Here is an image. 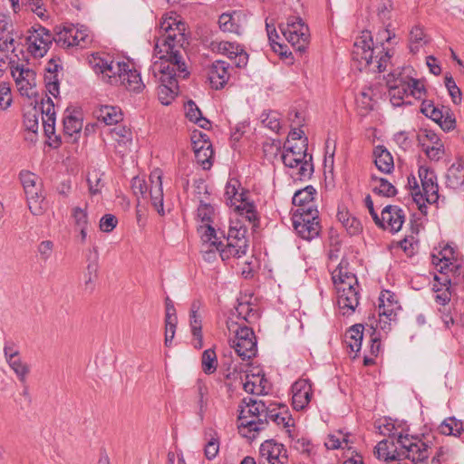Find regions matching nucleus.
Listing matches in <instances>:
<instances>
[{"label":"nucleus","mask_w":464,"mask_h":464,"mask_svg":"<svg viewBox=\"0 0 464 464\" xmlns=\"http://www.w3.org/2000/svg\"><path fill=\"white\" fill-rule=\"evenodd\" d=\"M185 31V23L175 13L162 16L154 48L158 60L152 63L151 71L160 83L158 95L163 105L170 104L176 97L178 77L185 78L188 74L182 55L184 45L188 44Z\"/></svg>","instance_id":"nucleus-1"},{"label":"nucleus","mask_w":464,"mask_h":464,"mask_svg":"<svg viewBox=\"0 0 464 464\" xmlns=\"http://www.w3.org/2000/svg\"><path fill=\"white\" fill-rule=\"evenodd\" d=\"M374 454L379 459L396 461L408 459L414 463L425 461L430 454L428 441L417 436L389 434L375 447Z\"/></svg>","instance_id":"nucleus-2"},{"label":"nucleus","mask_w":464,"mask_h":464,"mask_svg":"<svg viewBox=\"0 0 464 464\" xmlns=\"http://www.w3.org/2000/svg\"><path fill=\"white\" fill-rule=\"evenodd\" d=\"M392 36L391 32L384 29L378 34L377 43L374 44L371 33L369 31L362 32L353 44L352 53L353 60L372 72L386 71L392 53H391V50L384 48L383 41L389 42Z\"/></svg>","instance_id":"nucleus-3"},{"label":"nucleus","mask_w":464,"mask_h":464,"mask_svg":"<svg viewBox=\"0 0 464 464\" xmlns=\"http://www.w3.org/2000/svg\"><path fill=\"white\" fill-rule=\"evenodd\" d=\"M348 262L342 260L332 272V279L337 291V304L343 315L352 314L359 304L358 281L349 271Z\"/></svg>","instance_id":"nucleus-4"},{"label":"nucleus","mask_w":464,"mask_h":464,"mask_svg":"<svg viewBox=\"0 0 464 464\" xmlns=\"http://www.w3.org/2000/svg\"><path fill=\"white\" fill-rule=\"evenodd\" d=\"M238 429L243 436L255 438V433L265 429L268 408L261 400L244 398L239 405Z\"/></svg>","instance_id":"nucleus-5"},{"label":"nucleus","mask_w":464,"mask_h":464,"mask_svg":"<svg viewBox=\"0 0 464 464\" xmlns=\"http://www.w3.org/2000/svg\"><path fill=\"white\" fill-rule=\"evenodd\" d=\"M229 332L235 334L232 339V347L237 355L243 360H250L256 355L257 346L256 338L254 331L246 326L229 320L227 322Z\"/></svg>","instance_id":"nucleus-6"},{"label":"nucleus","mask_w":464,"mask_h":464,"mask_svg":"<svg viewBox=\"0 0 464 464\" xmlns=\"http://www.w3.org/2000/svg\"><path fill=\"white\" fill-rule=\"evenodd\" d=\"M19 176L31 213L34 216L42 215L46 208V202L39 178L28 170L21 171Z\"/></svg>","instance_id":"nucleus-7"},{"label":"nucleus","mask_w":464,"mask_h":464,"mask_svg":"<svg viewBox=\"0 0 464 464\" xmlns=\"http://www.w3.org/2000/svg\"><path fill=\"white\" fill-rule=\"evenodd\" d=\"M293 226L302 238L311 240L316 237L321 230L318 210L296 208L293 214Z\"/></svg>","instance_id":"nucleus-8"},{"label":"nucleus","mask_w":464,"mask_h":464,"mask_svg":"<svg viewBox=\"0 0 464 464\" xmlns=\"http://www.w3.org/2000/svg\"><path fill=\"white\" fill-rule=\"evenodd\" d=\"M53 39L51 32L44 26H34L27 32L25 39L27 51L34 58H42L48 52Z\"/></svg>","instance_id":"nucleus-9"},{"label":"nucleus","mask_w":464,"mask_h":464,"mask_svg":"<svg viewBox=\"0 0 464 464\" xmlns=\"http://www.w3.org/2000/svg\"><path fill=\"white\" fill-rule=\"evenodd\" d=\"M281 32L296 52L302 53L305 50L309 38L308 27L300 17H289L286 24L281 26Z\"/></svg>","instance_id":"nucleus-10"},{"label":"nucleus","mask_w":464,"mask_h":464,"mask_svg":"<svg viewBox=\"0 0 464 464\" xmlns=\"http://www.w3.org/2000/svg\"><path fill=\"white\" fill-rule=\"evenodd\" d=\"M281 158L285 167L291 169L298 168L297 175L299 179H306L312 176L314 172L312 155L304 152L302 158H295L293 147L285 145Z\"/></svg>","instance_id":"nucleus-11"},{"label":"nucleus","mask_w":464,"mask_h":464,"mask_svg":"<svg viewBox=\"0 0 464 464\" xmlns=\"http://www.w3.org/2000/svg\"><path fill=\"white\" fill-rule=\"evenodd\" d=\"M287 460V450L283 444L274 440H267L261 444L258 464H286Z\"/></svg>","instance_id":"nucleus-12"},{"label":"nucleus","mask_w":464,"mask_h":464,"mask_svg":"<svg viewBox=\"0 0 464 464\" xmlns=\"http://www.w3.org/2000/svg\"><path fill=\"white\" fill-rule=\"evenodd\" d=\"M12 77L22 95L30 97L34 94L35 86V72L23 63L12 66Z\"/></svg>","instance_id":"nucleus-13"},{"label":"nucleus","mask_w":464,"mask_h":464,"mask_svg":"<svg viewBox=\"0 0 464 464\" xmlns=\"http://www.w3.org/2000/svg\"><path fill=\"white\" fill-rule=\"evenodd\" d=\"M386 83L389 87V96L392 105H401L404 97L409 95V82L401 72H392L387 75Z\"/></svg>","instance_id":"nucleus-14"},{"label":"nucleus","mask_w":464,"mask_h":464,"mask_svg":"<svg viewBox=\"0 0 464 464\" xmlns=\"http://www.w3.org/2000/svg\"><path fill=\"white\" fill-rule=\"evenodd\" d=\"M246 229L243 227H231L227 233V240L237 239V246H233L230 244V248L228 250H221V258L222 260H226L234 257H241L246 253L247 249V239L246 237Z\"/></svg>","instance_id":"nucleus-15"},{"label":"nucleus","mask_w":464,"mask_h":464,"mask_svg":"<svg viewBox=\"0 0 464 464\" xmlns=\"http://www.w3.org/2000/svg\"><path fill=\"white\" fill-rule=\"evenodd\" d=\"M213 50L218 53L227 55L237 67L242 68L247 64L248 54L239 44L222 41L219 43H213Z\"/></svg>","instance_id":"nucleus-16"},{"label":"nucleus","mask_w":464,"mask_h":464,"mask_svg":"<svg viewBox=\"0 0 464 464\" xmlns=\"http://www.w3.org/2000/svg\"><path fill=\"white\" fill-rule=\"evenodd\" d=\"M419 177L422 187L423 203L430 204L437 202L439 199V187L436 182L437 178L433 170L425 166H420L419 169Z\"/></svg>","instance_id":"nucleus-17"},{"label":"nucleus","mask_w":464,"mask_h":464,"mask_svg":"<svg viewBox=\"0 0 464 464\" xmlns=\"http://www.w3.org/2000/svg\"><path fill=\"white\" fill-rule=\"evenodd\" d=\"M207 138V134L202 132H198V134L194 133L192 136L193 150L196 160L205 169L211 167V159L213 156L211 143Z\"/></svg>","instance_id":"nucleus-18"},{"label":"nucleus","mask_w":464,"mask_h":464,"mask_svg":"<svg viewBox=\"0 0 464 464\" xmlns=\"http://www.w3.org/2000/svg\"><path fill=\"white\" fill-rule=\"evenodd\" d=\"M162 170L155 169L150 175V196L153 208L160 215L164 216L165 211L163 208V188H162Z\"/></svg>","instance_id":"nucleus-19"},{"label":"nucleus","mask_w":464,"mask_h":464,"mask_svg":"<svg viewBox=\"0 0 464 464\" xmlns=\"http://www.w3.org/2000/svg\"><path fill=\"white\" fill-rule=\"evenodd\" d=\"M404 213L402 209L396 206H386L381 215L380 221L382 224L378 226L383 229H388L391 232H398L404 222Z\"/></svg>","instance_id":"nucleus-20"},{"label":"nucleus","mask_w":464,"mask_h":464,"mask_svg":"<svg viewBox=\"0 0 464 464\" xmlns=\"http://www.w3.org/2000/svg\"><path fill=\"white\" fill-rule=\"evenodd\" d=\"M214 215V208L211 205L200 202L198 208V218L203 223L201 228H205V232L202 234L201 238L203 241L202 246H208V242L211 241L212 238H216V230L211 226L212 217Z\"/></svg>","instance_id":"nucleus-21"},{"label":"nucleus","mask_w":464,"mask_h":464,"mask_svg":"<svg viewBox=\"0 0 464 464\" xmlns=\"http://www.w3.org/2000/svg\"><path fill=\"white\" fill-rule=\"evenodd\" d=\"M292 401L295 410H303L310 401L312 387L307 380H299L292 386Z\"/></svg>","instance_id":"nucleus-22"},{"label":"nucleus","mask_w":464,"mask_h":464,"mask_svg":"<svg viewBox=\"0 0 464 464\" xmlns=\"http://www.w3.org/2000/svg\"><path fill=\"white\" fill-rule=\"evenodd\" d=\"M246 18L238 11L224 13L218 18L219 27L223 32L240 34L243 31Z\"/></svg>","instance_id":"nucleus-23"},{"label":"nucleus","mask_w":464,"mask_h":464,"mask_svg":"<svg viewBox=\"0 0 464 464\" xmlns=\"http://www.w3.org/2000/svg\"><path fill=\"white\" fill-rule=\"evenodd\" d=\"M228 64L224 61L213 63L208 72V78L212 88L222 89L229 79Z\"/></svg>","instance_id":"nucleus-24"},{"label":"nucleus","mask_w":464,"mask_h":464,"mask_svg":"<svg viewBox=\"0 0 464 464\" xmlns=\"http://www.w3.org/2000/svg\"><path fill=\"white\" fill-rule=\"evenodd\" d=\"M14 24L8 17L2 15L0 16V51L14 52Z\"/></svg>","instance_id":"nucleus-25"},{"label":"nucleus","mask_w":464,"mask_h":464,"mask_svg":"<svg viewBox=\"0 0 464 464\" xmlns=\"http://www.w3.org/2000/svg\"><path fill=\"white\" fill-rule=\"evenodd\" d=\"M119 86H122L133 92H140L145 87L141 81L140 72L137 70L132 69L127 63L123 69L121 81Z\"/></svg>","instance_id":"nucleus-26"},{"label":"nucleus","mask_w":464,"mask_h":464,"mask_svg":"<svg viewBox=\"0 0 464 464\" xmlns=\"http://www.w3.org/2000/svg\"><path fill=\"white\" fill-rule=\"evenodd\" d=\"M94 115L99 121L107 125L117 124L122 121L121 110L116 106L102 105L95 110Z\"/></svg>","instance_id":"nucleus-27"},{"label":"nucleus","mask_w":464,"mask_h":464,"mask_svg":"<svg viewBox=\"0 0 464 464\" xmlns=\"http://www.w3.org/2000/svg\"><path fill=\"white\" fill-rule=\"evenodd\" d=\"M446 186L457 189L464 186V165L461 161L454 162L447 170Z\"/></svg>","instance_id":"nucleus-28"},{"label":"nucleus","mask_w":464,"mask_h":464,"mask_svg":"<svg viewBox=\"0 0 464 464\" xmlns=\"http://www.w3.org/2000/svg\"><path fill=\"white\" fill-rule=\"evenodd\" d=\"M374 163L379 170L383 173H391L394 169L392 154L383 146H377L373 150Z\"/></svg>","instance_id":"nucleus-29"},{"label":"nucleus","mask_w":464,"mask_h":464,"mask_svg":"<svg viewBox=\"0 0 464 464\" xmlns=\"http://www.w3.org/2000/svg\"><path fill=\"white\" fill-rule=\"evenodd\" d=\"M316 190L312 186H307L303 189L296 191L293 197V204L297 207V208H312L317 209L316 206L314 202V196L315 195Z\"/></svg>","instance_id":"nucleus-30"},{"label":"nucleus","mask_w":464,"mask_h":464,"mask_svg":"<svg viewBox=\"0 0 464 464\" xmlns=\"http://www.w3.org/2000/svg\"><path fill=\"white\" fill-rule=\"evenodd\" d=\"M56 30L53 41L57 44L63 47L74 46L73 34H77V26L75 24H66L62 28L56 27Z\"/></svg>","instance_id":"nucleus-31"},{"label":"nucleus","mask_w":464,"mask_h":464,"mask_svg":"<svg viewBox=\"0 0 464 464\" xmlns=\"http://www.w3.org/2000/svg\"><path fill=\"white\" fill-rule=\"evenodd\" d=\"M126 65L125 62H114L112 61L111 65L106 71H103L102 78L104 81L111 85H120L121 81L122 72Z\"/></svg>","instance_id":"nucleus-32"},{"label":"nucleus","mask_w":464,"mask_h":464,"mask_svg":"<svg viewBox=\"0 0 464 464\" xmlns=\"http://www.w3.org/2000/svg\"><path fill=\"white\" fill-rule=\"evenodd\" d=\"M240 186V183L237 179H231L227 182L225 188V200L227 204L230 206H235L237 202H244L243 194L238 193L237 189Z\"/></svg>","instance_id":"nucleus-33"},{"label":"nucleus","mask_w":464,"mask_h":464,"mask_svg":"<svg viewBox=\"0 0 464 464\" xmlns=\"http://www.w3.org/2000/svg\"><path fill=\"white\" fill-rule=\"evenodd\" d=\"M58 69V64L53 63V61L49 62V66L47 68V72L49 74H46L44 77L46 89L49 92L50 94H52L53 97H57L59 93V81L57 74L55 73Z\"/></svg>","instance_id":"nucleus-34"},{"label":"nucleus","mask_w":464,"mask_h":464,"mask_svg":"<svg viewBox=\"0 0 464 464\" xmlns=\"http://www.w3.org/2000/svg\"><path fill=\"white\" fill-rule=\"evenodd\" d=\"M279 409L274 407V408H268L267 411V422L273 421L277 426H282L284 428H288L293 424V419L289 415V413L286 411H279Z\"/></svg>","instance_id":"nucleus-35"},{"label":"nucleus","mask_w":464,"mask_h":464,"mask_svg":"<svg viewBox=\"0 0 464 464\" xmlns=\"http://www.w3.org/2000/svg\"><path fill=\"white\" fill-rule=\"evenodd\" d=\"M410 51L412 53L419 52L420 48L428 43V38L423 33L422 28L415 26L410 33Z\"/></svg>","instance_id":"nucleus-36"},{"label":"nucleus","mask_w":464,"mask_h":464,"mask_svg":"<svg viewBox=\"0 0 464 464\" xmlns=\"http://www.w3.org/2000/svg\"><path fill=\"white\" fill-rule=\"evenodd\" d=\"M440 432L443 435L459 436L463 430V424L454 417L446 419L439 427Z\"/></svg>","instance_id":"nucleus-37"},{"label":"nucleus","mask_w":464,"mask_h":464,"mask_svg":"<svg viewBox=\"0 0 464 464\" xmlns=\"http://www.w3.org/2000/svg\"><path fill=\"white\" fill-rule=\"evenodd\" d=\"M226 241L227 244L225 245L222 241L218 240V237H216V238H212L211 241L208 242V246H202V251H205L208 256V258H210L212 255H215V251L211 247H215L221 256V250H228L230 248V244L237 246V239L227 240V238Z\"/></svg>","instance_id":"nucleus-38"},{"label":"nucleus","mask_w":464,"mask_h":464,"mask_svg":"<svg viewBox=\"0 0 464 464\" xmlns=\"http://www.w3.org/2000/svg\"><path fill=\"white\" fill-rule=\"evenodd\" d=\"M202 370L206 374H211L217 370L218 360L214 350L204 351L201 358Z\"/></svg>","instance_id":"nucleus-39"},{"label":"nucleus","mask_w":464,"mask_h":464,"mask_svg":"<svg viewBox=\"0 0 464 464\" xmlns=\"http://www.w3.org/2000/svg\"><path fill=\"white\" fill-rule=\"evenodd\" d=\"M260 121L264 127L274 132H278L281 128L279 113L276 111H264L260 115Z\"/></svg>","instance_id":"nucleus-40"},{"label":"nucleus","mask_w":464,"mask_h":464,"mask_svg":"<svg viewBox=\"0 0 464 464\" xmlns=\"http://www.w3.org/2000/svg\"><path fill=\"white\" fill-rule=\"evenodd\" d=\"M77 34H73L74 46L80 48L87 47L92 42V35L90 34L89 29L84 25L76 24Z\"/></svg>","instance_id":"nucleus-41"},{"label":"nucleus","mask_w":464,"mask_h":464,"mask_svg":"<svg viewBox=\"0 0 464 464\" xmlns=\"http://www.w3.org/2000/svg\"><path fill=\"white\" fill-rule=\"evenodd\" d=\"M372 179L379 183V185L375 186L372 189L374 193L384 197H392L396 195L397 190L395 187L386 179L373 177Z\"/></svg>","instance_id":"nucleus-42"},{"label":"nucleus","mask_w":464,"mask_h":464,"mask_svg":"<svg viewBox=\"0 0 464 464\" xmlns=\"http://www.w3.org/2000/svg\"><path fill=\"white\" fill-rule=\"evenodd\" d=\"M348 438L346 434H343L341 431H338L336 434H330L325 440L324 445L328 450H336L339 448H343V444L345 447L348 446Z\"/></svg>","instance_id":"nucleus-43"},{"label":"nucleus","mask_w":464,"mask_h":464,"mask_svg":"<svg viewBox=\"0 0 464 464\" xmlns=\"http://www.w3.org/2000/svg\"><path fill=\"white\" fill-rule=\"evenodd\" d=\"M82 128V122L77 117L72 115H67L63 119V130L64 133L72 136L81 131Z\"/></svg>","instance_id":"nucleus-44"},{"label":"nucleus","mask_w":464,"mask_h":464,"mask_svg":"<svg viewBox=\"0 0 464 464\" xmlns=\"http://www.w3.org/2000/svg\"><path fill=\"white\" fill-rule=\"evenodd\" d=\"M236 313L238 317L244 319L248 323H252L257 318V311L250 307L248 303H240L236 307Z\"/></svg>","instance_id":"nucleus-45"},{"label":"nucleus","mask_w":464,"mask_h":464,"mask_svg":"<svg viewBox=\"0 0 464 464\" xmlns=\"http://www.w3.org/2000/svg\"><path fill=\"white\" fill-rule=\"evenodd\" d=\"M7 362L9 366L12 368V370L15 372L19 380L21 382H24L26 375L29 372V368L25 363H24L21 361L20 357L17 356L14 357V359H9Z\"/></svg>","instance_id":"nucleus-46"},{"label":"nucleus","mask_w":464,"mask_h":464,"mask_svg":"<svg viewBox=\"0 0 464 464\" xmlns=\"http://www.w3.org/2000/svg\"><path fill=\"white\" fill-rule=\"evenodd\" d=\"M408 184L411 189V196L413 200L416 202V204L419 206V209L423 212V208H426L425 203H423V195L422 192L420 190L419 185L417 183L415 177H409L408 178Z\"/></svg>","instance_id":"nucleus-47"},{"label":"nucleus","mask_w":464,"mask_h":464,"mask_svg":"<svg viewBox=\"0 0 464 464\" xmlns=\"http://www.w3.org/2000/svg\"><path fill=\"white\" fill-rule=\"evenodd\" d=\"M445 85L455 104L461 102V92L451 75L445 76Z\"/></svg>","instance_id":"nucleus-48"},{"label":"nucleus","mask_w":464,"mask_h":464,"mask_svg":"<svg viewBox=\"0 0 464 464\" xmlns=\"http://www.w3.org/2000/svg\"><path fill=\"white\" fill-rule=\"evenodd\" d=\"M421 112L435 122L444 118L443 110L435 107L432 103L423 102L421 105Z\"/></svg>","instance_id":"nucleus-49"},{"label":"nucleus","mask_w":464,"mask_h":464,"mask_svg":"<svg viewBox=\"0 0 464 464\" xmlns=\"http://www.w3.org/2000/svg\"><path fill=\"white\" fill-rule=\"evenodd\" d=\"M112 61L113 60H111L109 57H102L99 54H93L90 60V63L96 72L103 74V71L107 70Z\"/></svg>","instance_id":"nucleus-50"},{"label":"nucleus","mask_w":464,"mask_h":464,"mask_svg":"<svg viewBox=\"0 0 464 464\" xmlns=\"http://www.w3.org/2000/svg\"><path fill=\"white\" fill-rule=\"evenodd\" d=\"M197 409H198V415L199 416L200 420H203V414L207 408V400L205 398L207 394V388L202 385L198 384L197 387Z\"/></svg>","instance_id":"nucleus-51"},{"label":"nucleus","mask_w":464,"mask_h":464,"mask_svg":"<svg viewBox=\"0 0 464 464\" xmlns=\"http://www.w3.org/2000/svg\"><path fill=\"white\" fill-rule=\"evenodd\" d=\"M12 103L11 88L9 83H0V109L6 110Z\"/></svg>","instance_id":"nucleus-52"},{"label":"nucleus","mask_w":464,"mask_h":464,"mask_svg":"<svg viewBox=\"0 0 464 464\" xmlns=\"http://www.w3.org/2000/svg\"><path fill=\"white\" fill-rule=\"evenodd\" d=\"M42 120H55L54 104L50 97L41 102Z\"/></svg>","instance_id":"nucleus-53"},{"label":"nucleus","mask_w":464,"mask_h":464,"mask_svg":"<svg viewBox=\"0 0 464 464\" xmlns=\"http://www.w3.org/2000/svg\"><path fill=\"white\" fill-rule=\"evenodd\" d=\"M72 217L78 227H88V214L86 208L75 207L72 208Z\"/></svg>","instance_id":"nucleus-54"},{"label":"nucleus","mask_w":464,"mask_h":464,"mask_svg":"<svg viewBox=\"0 0 464 464\" xmlns=\"http://www.w3.org/2000/svg\"><path fill=\"white\" fill-rule=\"evenodd\" d=\"M236 209L238 210L241 215H245L249 222L256 220L255 206L252 203L241 202L240 205L236 206Z\"/></svg>","instance_id":"nucleus-55"},{"label":"nucleus","mask_w":464,"mask_h":464,"mask_svg":"<svg viewBox=\"0 0 464 464\" xmlns=\"http://www.w3.org/2000/svg\"><path fill=\"white\" fill-rule=\"evenodd\" d=\"M54 244L51 240H44L40 242V244L37 246V251L40 255V257L44 261H47L53 251Z\"/></svg>","instance_id":"nucleus-56"},{"label":"nucleus","mask_w":464,"mask_h":464,"mask_svg":"<svg viewBox=\"0 0 464 464\" xmlns=\"http://www.w3.org/2000/svg\"><path fill=\"white\" fill-rule=\"evenodd\" d=\"M246 379H248V375H246ZM252 378L258 379L260 383L257 385L255 381L246 380L243 383V388H244L245 392H246L247 393H251V394L262 393L265 390V387L262 386V379H259L258 377H256L255 375H253Z\"/></svg>","instance_id":"nucleus-57"},{"label":"nucleus","mask_w":464,"mask_h":464,"mask_svg":"<svg viewBox=\"0 0 464 464\" xmlns=\"http://www.w3.org/2000/svg\"><path fill=\"white\" fill-rule=\"evenodd\" d=\"M117 223L118 220L114 215L106 214L100 220V229L109 233L116 227Z\"/></svg>","instance_id":"nucleus-58"},{"label":"nucleus","mask_w":464,"mask_h":464,"mask_svg":"<svg viewBox=\"0 0 464 464\" xmlns=\"http://www.w3.org/2000/svg\"><path fill=\"white\" fill-rule=\"evenodd\" d=\"M392 10V0H380L377 6V14L382 21L390 18V14Z\"/></svg>","instance_id":"nucleus-59"},{"label":"nucleus","mask_w":464,"mask_h":464,"mask_svg":"<svg viewBox=\"0 0 464 464\" xmlns=\"http://www.w3.org/2000/svg\"><path fill=\"white\" fill-rule=\"evenodd\" d=\"M404 79L409 82V94L420 99L424 92L423 84L420 81L409 78L408 76L404 77Z\"/></svg>","instance_id":"nucleus-60"},{"label":"nucleus","mask_w":464,"mask_h":464,"mask_svg":"<svg viewBox=\"0 0 464 464\" xmlns=\"http://www.w3.org/2000/svg\"><path fill=\"white\" fill-rule=\"evenodd\" d=\"M87 182L89 186V191L92 195H96L101 192L102 185L99 173L93 171L92 173L89 174Z\"/></svg>","instance_id":"nucleus-61"},{"label":"nucleus","mask_w":464,"mask_h":464,"mask_svg":"<svg viewBox=\"0 0 464 464\" xmlns=\"http://www.w3.org/2000/svg\"><path fill=\"white\" fill-rule=\"evenodd\" d=\"M24 123L25 128L28 130H30L34 133L37 132L39 123H38V116H37L35 110L34 111V112L30 111L24 115Z\"/></svg>","instance_id":"nucleus-62"},{"label":"nucleus","mask_w":464,"mask_h":464,"mask_svg":"<svg viewBox=\"0 0 464 464\" xmlns=\"http://www.w3.org/2000/svg\"><path fill=\"white\" fill-rule=\"evenodd\" d=\"M343 227L350 235H356L362 230V224L359 219L354 217L347 218L345 219Z\"/></svg>","instance_id":"nucleus-63"},{"label":"nucleus","mask_w":464,"mask_h":464,"mask_svg":"<svg viewBox=\"0 0 464 464\" xmlns=\"http://www.w3.org/2000/svg\"><path fill=\"white\" fill-rule=\"evenodd\" d=\"M112 137L118 140L121 141V140H131V131L129 128L125 126H117L111 130Z\"/></svg>","instance_id":"nucleus-64"}]
</instances>
